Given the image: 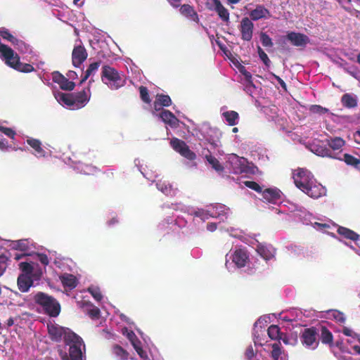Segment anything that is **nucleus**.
Listing matches in <instances>:
<instances>
[{"instance_id": "9b49d317", "label": "nucleus", "mask_w": 360, "mask_h": 360, "mask_svg": "<svg viewBox=\"0 0 360 360\" xmlns=\"http://www.w3.org/2000/svg\"><path fill=\"white\" fill-rule=\"evenodd\" d=\"M86 58L87 53L84 46L80 45L75 46L72 53V60L74 66H79Z\"/></svg>"}, {"instance_id": "20e7f679", "label": "nucleus", "mask_w": 360, "mask_h": 360, "mask_svg": "<svg viewBox=\"0 0 360 360\" xmlns=\"http://www.w3.org/2000/svg\"><path fill=\"white\" fill-rule=\"evenodd\" d=\"M101 79L111 89H117L124 83L118 72L108 65L103 67Z\"/></svg>"}, {"instance_id": "473e14b6", "label": "nucleus", "mask_w": 360, "mask_h": 360, "mask_svg": "<svg viewBox=\"0 0 360 360\" xmlns=\"http://www.w3.org/2000/svg\"><path fill=\"white\" fill-rule=\"evenodd\" d=\"M112 352L120 360H127L128 359L129 353L118 345L113 346Z\"/></svg>"}, {"instance_id": "c9c22d12", "label": "nucleus", "mask_w": 360, "mask_h": 360, "mask_svg": "<svg viewBox=\"0 0 360 360\" xmlns=\"http://www.w3.org/2000/svg\"><path fill=\"white\" fill-rule=\"evenodd\" d=\"M100 66V62H95L89 65L88 69L86 71L85 75L81 81V83L86 81L88 77L94 75Z\"/></svg>"}, {"instance_id": "e2e57ef3", "label": "nucleus", "mask_w": 360, "mask_h": 360, "mask_svg": "<svg viewBox=\"0 0 360 360\" xmlns=\"http://www.w3.org/2000/svg\"><path fill=\"white\" fill-rule=\"evenodd\" d=\"M8 147V142L5 139H0V148L6 149Z\"/></svg>"}, {"instance_id": "a211bd4d", "label": "nucleus", "mask_w": 360, "mask_h": 360, "mask_svg": "<svg viewBox=\"0 0 360 360\" xmlns=\"http://www.w3.org/2000/svg\"><path fill=\"white\" fill-rule=\"evenodd\" d=\"M262 197L265 201L271 203H275L281 198V191L278 188H266L262 192Z\"/></svg>"}, {"instance_id": "49530a36", "label": "nucleus", "mask_w": 360, "mask_h": 360, "mask_svg": "<svg viewBox=\"0 0 360 360\" xmlns=\"http://www.w3.org/2000/svg\"><path fill=\"white\" fill-rule=\"evenodd\" d=\"M260 40L264 46L271 47L273 46L271 39L266 33H261Z\"/></svg>"}, {"instance_id": "e433bc0d", "label": "nucleus", "mask_w": 360, "mask_h": 360, "mask_svg": "<svg viewBox=\"0 0 360 360\" xmlns=\"http://www.w3.org/2000/svg\"><path fill=\"white\" fill-rule=\"evenodd\" d=\"M344 161L347 165L353 166L355 168H358L360 165V159L347 153L344 155Z\"/></svg>"}, {"instance_id": "680f3d73", "label": "nucleus", "mask_w": 360, "mask_h": 360, "mask_svg": "<svg viewBox=\"0 0 360 360\" xmlns=\"http://www.w3.org/2000/svg\"><path fill=\"white\" fill-rule=\"evenodd\" d=\"M0 131L5 134L6 135H15V131H13L10 128L4 127L0 126Z\"/></svg>"}, {"instance_id": "8fccbe9b", "label": "nucleus", "mask_w": 360, "mask_h": 360, "mask_svg": "<svg viewBox=\"0 0 360 360\" xmlns=\"http://www.w3.org/2000/svg\"><path fill=\"white\" fill-rule=\"evenodd\" d=\"M0 35L5 39L11 41L12 44L15 42V37L8 32L6 30H2L0 31Z\"/></svg>"}, {"instance_id": "79ce46f5", "label": "nucleus", "mask_w": 360, "mask_h": 360, "mask_svg": "<svg viewBox=\"0 0 360 360\" xmlns=\"http://www.w3.org/2000/svg\"><path fill=\"white\" fill-rule=\"evenodd\" d=\"M15 48L22 53H27L29 51V46L25 42L18 39H15V42L13 43Z\"/></svg>"}, {"instance_id": "7ed1b4c3", "label": "nucleus", "mask_w": 360, "mask_h": 360, "mask_svg": "<svg viewBox=\"0 0 360 360\" xmlns=\"http://www.w3.org/2000/svg\"><path fill=\"white\" fill-rule=\"evenodd\" d=\"M69 340L66 345H70L69 356L65 353L61 359L62 360H86L85 355L83 354L82 347L85 352V345L83 340L76 333H69L67 336Z\"/></svg>"}, {"instance_id": "338daca9", "label": "nucleus", "mask_w": 360, "mask_h": 360, "mask_svg": "<svg viewBox=\"0 0 360 360\" xmlns=\"http://www.w3.org/2000/svg\"><path fill=\"white\" fill-rule=\"evenodd\" d=\"M170 4L174 7H177L179 5L181 0H168Z\"/></svg>"}, {"instance_id": "dca6fc26", "label": "nucleus", "mask_w": 360, "mask_h": 360, "mask_svg": "<svg viewBox=\"0 0 360 360\" xmlns=\"http://www.w3.org/2000/svg\"><path fill=\"white\" fill-rule=\"evenodd\" d=\"M258 254L265 260H269L274 257L276 250L271 245L264 243H260L257 247Z\"/></svg>"}, {"instance_id": "1a4fd4ad", "label": "nucleus", "mask_w": 360, "mask_h": 360, "mask_svg": "<svg viewBox=\"0 0 360 360\" xmlns=\"http://www.w3.org/2000/svg\"><path fill=\"white\" fill-rule=\"evenodd\" d=\"M170 144L172 148L182 157L191 161L195 160V153L190 150L188 146L184 141L174 138L171 140Z\"/></svg>"}, {"instance_id": "9d476101", "label": "nucleus", "mask_w": 360, "mask_h": 360, "mask_svg": "<svg viewBox=\"0 0 360 360\" xmlns=\"http://www.w3.org/2000/svg\"><path fill=\"white\" fill-rule=\"evenodd\" d=\"M254 25L248 18H243L240 21L239 30L241 38L245 41H250L252 37Z\"/></svg>"}, {"instance_id": "423d86ee", "label": "nucleus", "mask_w": 360, "mask_h": 360, "mask_svg": "<svg viewBox=\"0 0 360 360\" xmlns=\"http://www.w3.org/2000/svg\"><path fill=\"white\" fill-rule=\"evenodd\" d=\"M247 163L248 161L245 158L239 157L236 154H231L228 157L226 167L233 174H241L248 172L249 167Z\"/></svg>"}, {"instance_id": "ddd939ff", "label": "nucleus", "mask_w": 360, "mask_h": 360, "mask_svg": "<svg viewBox=\"0 0 360 360\" xmlns=\"http://www.w3.org/2000/svg\"><path fill=\"white\" fill-rule=\"evenodd\" d=\"M89 89L83 90L79 93L73 94L74 109L83 108L89 101Z\"/></svg>"}, {"instance_id": "0eeeda50", "label": "nucleus", "mask_w": 360, "mask_h": 360, "mask_svg": "<svg viewBox=\"0 0 360 360\" xmlns=\"http://www.w3.org/2000/svg\"><path fill=\"white\" fill-rule=\"evenodd\" d=\"M47 329L50 339L56 342H60L63 338L64 342L66 344L69 341L67 340L68 335H69V333H75L68 328L52 323L47 324Z\"/></svg>"}, {"instance_id": "bb28decb", "label": "nucleus", "mask_w": 360, "mask_h": 360, "mask_svg": "<svg viewBox=\"0 0 360 360\" xmlns=\"http://www.w3.org/2000/svg\"><path fill=\"white\" fill-rule=\"evenodd\" d=\"M180 12L182 15L190 18L191 20L198 22V16L196 12L193 10V7L188 4L183 5L180 8Z\"/></svg>"}, {"instance_id": "f257e3e1", "label": "nucleus", "mask_w": 360, "mask_h": 360, "mask_svg": "<svg viewBox=\"0 0 360 360\" xmlns=\"http://www.w3.org/2000/svg\"><path fill=\"white\" fill-rule=\"evenodd\" d=\"M32 300L49 316L57 317L59 315L60 304L54 297L44 292H37L33 295Z\"/></svg>"}, {"instance_id": "412c9836", "label": "nucleus", "mask_w": 360, "mask_h": 360, "mask_svg": "<svg viewBox=\"0 0 360 360\" xmlns=\"http://www.w3.org/2000/svg\"><path fill=\"white\" fill-rule=\"evenodd\" d=\"M213 6L215 11L222 20L228 22L229 20V13L228 10L221 4L219 0H213Z\"/></svg>"}, {"instance_id": "774afa93", "label": "nucleus", "mask_w": 360, "mask_h": 360, "mask_svg": "<svg viewBox=\"0 0 360 360\" xmlns=\"http://www.w3.org/2000/svg\"><path fill=\"white\" fill-rule=\"evenodd\" d=\"M353 350L356 354H360V346H357V345L354 346Z\"/></svg>"}, {"instance_id": "de8ad7c7", "label": "nucleus", "mask_w": 360, "mask_h": 360, "mask_svg": "<svg viewBox=\"0 0 360 360\" xmlns=\"http://www.w3.org/2000/svg\"><path fill=\"white\" fill-rule=\"evenodd\" d=\"M309 110L312 113H318V114H323L328 111V110L326 108H323L321 105H313L309 108Z\"/></svg>"}, {"instance_id": "ea45409f", "label": "nucleus", "mask_w": 360, "mask_h": 360, "mask_svg": "<svg viewBox=\"0 0 360 360\" xmlns=\"http://www.w3.org/2000/svg\"><path fill=\"white\" fill-rule=\"evenodd\" d=\"M13 248L20 251H26L29 247L25 240H18L13 243Z\"/></svg>"}, {"instance_id": "6e6d98bb", "label": "nucleus", "mask_w": 360, "mask_h": 360, "mask_svg": "<svg viewBox=\"0 0 360 360\" xmlns=\"http://www.w3.org/2000/svg\"><path fill=\"white\" fill-rule=\"evenodd\" d=\"M342 333L346 336H350L352 338H356L360 340V335L354 333L351 329L347 327H344L342 329Z\"/></svg>"}, {"instance_id": "6e6552de", "label": "nucleus", "mask_w": 360, "mask_h": 360, "mask_svg": "<svg viewBox=\"0 0 360 360\" xmlns=\"http://www.w3.org/2000/svg\"><path fill=\"white\" fill-rule=\"evenodd\" d=\"M317 335L318 333L316 328L315 327H311L304 329L300 338L303 346L314 349L319 345Z\"/></svg>"}, {"instance_id": "5701e85b", "label": "nucleus", "mask_w": 360, "mask_h": 360, "mask_svg": "<svg viewBox=\"0 0 360 360\" xmlns=\"http://www.w3.org/2000/svg\"><path fill=\"white\" fill-rule=\"evenodd\" d=\"M205 158L212 167V168L214 169L217 173L221 174L224 171V166L214 156L212 155L210 153L206 154L205 155Z\"/></svg>"}, {"instance_id": "6ab92c4d", "label": "nucleus", "mask_w": 360, "mask_h": 360, "mask_svg": "<svg viewBox=\"0 0 360 360\" xmlns=\"http://www.w3.org/2000/svg\"><path fill=\"white\" fill-rule=\"evenodd\" d=\"M270 16L271 14L269 10L262 5H257L256 8L250 13V17L252 20L268 18Z\"/></svg>"}, {"instance_id": "f03ea898", "label": "nucleus", "mask_w": 360, "mask_h": 360, "mask_svg": "<svg viewBox=\"0 0 360 360\" xmlns=\"http://www.w3.org/2000/svg\"><path fill=\"white\" fill-rule=\"evenodd\" d=\"M299 141L304 144L311 152L321 157H328L336 159V153L328 148L326 141L314 139L313 136H302Z\"/></svg>"}, {"instance_id": "5fc2aeb1", "label": "nucleus", "mask_w": 360, "mask_h": 360, "mask_svg": "<svg viewBox=\"0 0 360 360\" xmlns=\"http://www.w3.org/2000/svg\"><path fill=\"white\" fill-rule=\"evenodd\" d=\"M258 53L262 59V60L264 63L265 65H269L270 63V60L268 58L267 55L264 52V51L259 46L258 47Z\"/></svg>"}, {"instance_id": "603ef678", "label": "nucleus", "mask_w": 360, "mask_h": 360, "mask_svg": "<svg viewBox=\"0 0 360 360\" xmlns=\"http://www.w3.org/2000/svg\"><path fill=\"white\" fill-rule=\"evenodd\" d=\"M7 257L4 255H0V276L4 273L6 269Z\"/></svg>"}, {"instance_id": "72a5a7b5", "label": "nucleus", "mask_w": 360, "mask_h": 360, "mask_svg": "<svg viewBox=\"0 0 360 360\" xmlns=\"http://www.w3.org/2000/svg\"><path fill=\"white\" fill-rule=\"evenodd\" d=\"M223 116L229 124V125H235L238 119V114L235 111H227L223 113Z\"/></svg>"}, {"instance_id": "3c124183", "label": "nucleus", "mask_w": 360, "mask_h": 360, "mask_svg": "<svg viewBox=\"0 0 360 360\" xmlns=\"http://www.w3.org/2000/svg\"><path fill=\"white\" fill-rule=\"evenodd\" d=\"M272 347L271 356L274 360H278L281 354V351L277 344H274Z\"/></svg>"}, {"instance_id": "a19ab883", "label": "nucleus", "mask_w": 360, "mask_h": 360, "mask_svg": "<svg viewBox=\"0 0 360 360\" xmlns=\"http://www.w3.org/2000/svg\"><path fill=\"white\" fill-rule=\"evenodd\" d=\"M19 269L23 272L22 274L30 276L33 271V266L28 262H20Z\"/></svg>"}, {"instance_id": "13d9d810", "label": "nucleus", "mask_w": 360, "mask_h": 360, "mask_svg": "<svg viewBox=\"0 0 360 360\" xmlns=\"http://www.w3.org/2000/svg\"><path fill=\"white\" fill-rule=\"evenodd\" d=\"M42 274H43L42 270L41 269H37L34 271L33 270L30 276L32 277L33 281L34 280L38 281L41 278V277L42 276Z\"/></svg>"}, {"instance_id": "4be33fe9", "label": "nucleus", "mask_w": 360, "mask_h": 360, "mask_svg": "<svg viewBox=\"0 0 360 360\" xmlns=\"http://www.w3.org/2000/svg\"><path fill=\"white\" fill-rule=\"evenodd\" d=\"M56 98L60 103H63L69 106L70 109H74V99L73 94H67L63 93H58L56 95Z\"/></svg>"}, {"instance_id": "bf43d9fd", "label": "nucleus", "mask_w": 360, "mask_h": 360, "mask_svg": "<svg viewBox=\"0 0 360 360\" xmlns=\"http://www.w3.org/2000/svg\"><path fill=\"white\" fill-rule=\"evenodd\" d=\"M245 355L246 358L249 360L254 357L255 352L252 346H250L246 349Z\"/></svg>"}, {"instance_id": "cd10ccee", "label": "nucleus", "mask_w": 360, "mask_h": 360, "mask_svg": "<svg viewBox=\"0 0 360 360\" xmlns=\"http://www.w3.org/2000/svg\"><path fill=\"white\" fill-rule=\"evenodd\" d=\"M326 143L328 144V148L333 153H335V150L340 149L344 146L345 141L340 136H335L330 140L326 139Z\"/></svg>"}, {"instance_id": "39448f33", "label": "nucleus", "mask_w": 360, "mask_h": 360, "mask_svg": "<svg viewBox=\"0 0 360 360\" xmlns=\"http://www.w3.org/2000/svg\"><path fill=\"white\" fill-rule=\"evenodd\" d=\"M293 180L295 186L302 191L315 181L313 174L307 169L299 168L293 173Z\"/></svg>"}, {"instance_id": "0e129e2a", "label": "nucleus", "mask_w": 360, "mask_h": 360, "mask_svg": "<svg viewBox=\"0 0 360 360\" xmlns=\"http://www.w3.org/2000/svg\"><path fill=\"white\" fill-rule=\"evenodd\" d=\"M273 77L278 82V83L281 84V86L283 88V89H285L286 88V85H285V83L284 82V81L280 78L278 76H276V75L274 74H272Z\"/></svg>"}, {"instance_id": "b1692460", "label": "nucleus", "mask_w": 360, "mask_h": 360, "mask_svg": "<svg viewBox=\"0 0 360 360\" xmlns=\"http://www.w3.org/2000/svg\"><path fill=\"white\" fill-rule=\"evenodd\" d=\"M54 80L60 85L62 89L71 91L75 88V83L73 82L69 81L67 78L61 75L55 76Z\"/></svg>"}, {"instance_id": "4468645a", "label": "nucleus", "mask_w": 360, "mask_h": 360, "mask_svg": "<svg viewBox=\"0 0 360 360\" xmlns=\"http://www.w3.org/2000/svg\"><path fill=\"white\" fill-rule=\"evenodd\" d=\"M309 197L316 199L321 197L325 192L323 186L321 184H317L316 181L311 182L309 186H307V189L303 191Z\"/></svg>"}, {"instance_id": "c756f323", "label": "nucleus", "mask_w": 360, "mask_h": 360, "mask_svg": "<svg viewBox=\"0 0 360 360\" xmlns=\"http://www.w3.org/2000/svg\"><path fill=\"white\" fill-rule=\"evenodd\" d=\"M342 103L347 108H354L357 105V98L356 96L345 94L342 97Z\"/></svg>"}, {"instance_id": "f3484780", "label": "nucleus", "mask_w": 360, "mask_h": 360, "mask_svg": "<svg viewBox=\"0 0 360 360\" xmlns=\"http://www.w3.org/2000/svg\"><path fill=\"white\" fill-rule=\"evenodd\" d=\"M248 259V255L246 251L243 249L236 250L232 255L233 262L239 268L245 266Z\"/></svg>"}, {"instance_id": "052dcab7", "label": "nucleus", "mask_w": 360, "mask_h": 360, "mask_svg": "<svg viewBox=\"0 0 360 360\" xmlns=\"http://www.w3.org/2000/svg\"><path fill=\"white\" fill-rule=\"evenodd\" d=\"M195 215L202 219H208V214L203 210H199L195 212Z\"/></svg>"}, {"instance_id": "c85d7f7f", "label": "nucleus", "mask_w": 360, "mask_h": 360, "mask_svg": "<svg viewBox=\"0 0 360 360\" xmlns=\"http://www.w3.org/2000/svg\"><path fill=\"white\" fill-rule=\"evenodd\" d=\"M160 117L163 122L170 124L172 127H176L178 124V120L168 110H162L160 114Z\"/></svg>"}, {"instance_id": "864d4df0", "label": "nucleus", "mask_w": 360, "mask_h": 360, "mask_svg": "<svg viewBox=\"0 0 360 360\" xmlns=\"http://www.w3.org/2000/svg\"><path fill=\"white\" fill-rule=\"evenodd\" d=\"M333 317L338 322L341 323H345L346 321L344 314L339 311H335L333 312Z\"/></svg>"}, {"instance_id": "a878e982", "label": "nucleus", "mask_w": 360, "mask_h": 360, "mask_svg": "<svg viewBox=\"0 0 360 360\" xmlns=\"http://www.w3.org/2000/svg\"><path fill=\"white\" fill-rule=\"evenodd\" d=\"M27 143L34 150L35 155L37 157L45 156V151L41 148V143L39 140L31 138L27 139Z\"/></svg>"}, {"instance_id": "f8f14e48", "label": "nucleus", "mask_w": 360, "mask_h": 360, "mask_svg": "<svg viewBox=\"0 0 360 360\" xmlns=\"http://www.w3.org/2000/svg\"><path fill=\"white\" fill-rule=\"evenodd\" d=\"M287 39L295 46H305L309 42L307 35L294 32L288 33Z\"/></svg>"}, {"instance_id": "a18cd8bd", "label": "nucleus", "mask_w": 360, "mask_h": 360, "mask_svg": "<svg viewBox=\"0 0 360 360\" xmlns=\"http://www.w3.org/2000/svg\"><path fill=\"white\" fill-rule=\"evenodd\" d=\"M88 291L91 293L92 297L98 302L101 301L103 298L101 292L98 288L90 287Z\"/></svg>"}, {"instance_id": "4d7b16f0", "label": "nucleus", "mask_w": 360, "mask_h": 360, "mask_svg": "<svg viewBox=\"0 0 360 360\" xmlns=\"http://www.w3.org/2000/svg\"><path fill=\"white\" fill-rule=\"evenodd\" d=\"M38 260L44 266L49 264V259L46 254L38 253L37 255Z\"/></svg>"}, {"instance_id": "2f4dec72", "label": "nucleus", "mask_w": 360, "mask_h": 360, "mask_svg": "<svg viewBox=\"0 0 360 360\" xmlns=\"http://www.w3.org/2000/svg\"><path fill=\"white\" fill-rule=\"evenodd\" d=\"M269 337L271 340H278L282 338V333L280 328L276 325H271L267 330Z\"/></svg>"}, {"instance_id": "37998d69", "label": "nucleus", "mask_w": 360, "mask_h": 360, "mask_svg": "<svg viewBox=\"0 0 360 360\" xmlns=\"http://www.w3.org/2000/svg\"><path fill=\"white\" fill-rule=\"evenodd\" d=\"M243 184H244V185L246 187H248V188H250V189H252V190H253V191H256L257 193H260L262 192V188L255 181H245L243 182Z\"/></svg>"}, {"instance_id": "2eb2a0df", "label": "nucleus", "mask_w": 360, "mask_h": 360, "mask_svg": "<svg viewBox=\"0 0 360 360\" xmlns=\"http://www.w3.org/2000/svg\"><path fill=\"white\" fill-rule=\"evenodd\" d=\"M33 279L30 276L20 274L17 279V285L19 290L22 292H27L33 285Z\"/></svg>"}, {"instance_id": "c03bdc74", "label": "nucleus", "mask_w": 360, "mask_h": 360, "mask_svg": "<svg viewBox=\"0 0 360 360\" xmlns=\"http://www.w3.org/2000/svg\"><path fill=\"white\" fill-rule=\"evenodd\" d=\"M87 314L92 319H98L101 316V311L98 307L91 305V308L87 310Z\"/></svg>"}, {"instance_id": "4c0bfd02", "label": "nucleus", "mask_w": 360, "mask_h": 360, "mask_svg": "<svg viewBox=\"0 0 360 360\" xmlns=\"http://www.w3.org/2000/svg\"><path fill=\"white\" fill-rule=\"evenodd\" d=\"M131 343L133 345L134 348L136 351L137 354L139 355V356L143 359H147V353L142 349L141 346V342L136 339V340H131Z\"/></svg>"}, {"instance_id": "7c9ffc66", "label": "nucleus", "mask_w": 360, "mask_h": 360, "mask_svg": "<svg viewBox=\"0 0 360 360\" xmlns=\"http://www.w3.org/2000/svg\"><path fill=\"white\" fill-rule=\"evenodd\" d=\"M320 339L322 343L332 345L333 336L332 333L326 327L322 326Z\"/></svg>"}, {"instance_id": "393cba45", "label": "nucleus", "mask_w": 360, "mask_h": 360, "mask_svg": "<svg viewBox=\"0 0 360 360\" xmlns=\"http://www.w3.org/2000/svg\"><path fill=\"white\" fill-rule=\"evenodd\" d=\"M337 232L338 234L343 236L344 238H345L347 239L352 240L353 241H356L359 238V234H357L354 231H352L349 229H347L346 227L340 226L338 229Z\"/></svg>"}, {"instance_id": "58836bf2", "label": "nucleus", "mask_w": 360, "mask_h": 360, "mask_svg": "<svg viewBox=\"0 0 360 360\" xmlns=\"http://www.w3.org/2000/svg\"><path fill=\"white\" fill-rule=\"evenodd\" d=\"M156 186L159 191L165 195H169L172 192V186L165 181L161 180L158 181L156 184Z\"/></svg>"}, {"instance_id": "09e8293b", "label": "nucleus", "mask_w": 360, "mask_h": 360, "mask_svg": "<svg viewBox=\"0 0 360 360\" xmlns=\"http://www.w3.org/2000/svg\"><path fill=\"white\" fill-rule=\"evenodd\" d=\"M141 98L145 103H150V100L148 96V89L146 87L141 86L140 89Z\"/></svg>"}, {"instance_id": "aec40b11", "label": "nucleus", "mask_w": 360, "mask_h": 360, "mask_svg": "<svg viewBox=\"0 0 360 360\" xmlns=\"http://www.w3.org/2000/svg\"><path fill=\"white\" fill-rule=\"evenodd\" d=\"M59 279L63 287L69 289L76 288L78 283L76 276L71 274L65 273L59 276Z\"/></svg>"}, {"instance_id": "69168bd1", "label": "nucleus", "mask_w": 360, "mask_h": 360, "mask_svg": "<svg viewBox=\"0 0 360 360\" xmlns=\"http://www.w3.org/2000/svg\"><path fill=\"white\" fill-rule=\"evenodd\" d=\"M207 229L210 231H214L217 229V224L215 223H208L207 224Z\"/></svg>"}, {"instance_id": "f704fd0d", "label": "nucleus", "mask_w": 360, "mask_h": 360, "mask_svg": "<svg viewBox=\"0 0 360 360\" xmlns=\"http://www.w3.org/2000/svg\"><path fill=\"white\" fill-rule=\"evenodd\" d=\"M171 104V98L167 95H158L156 101L154 102V108L157 105L169 106Z\"/></svg>"}]
</instances>
